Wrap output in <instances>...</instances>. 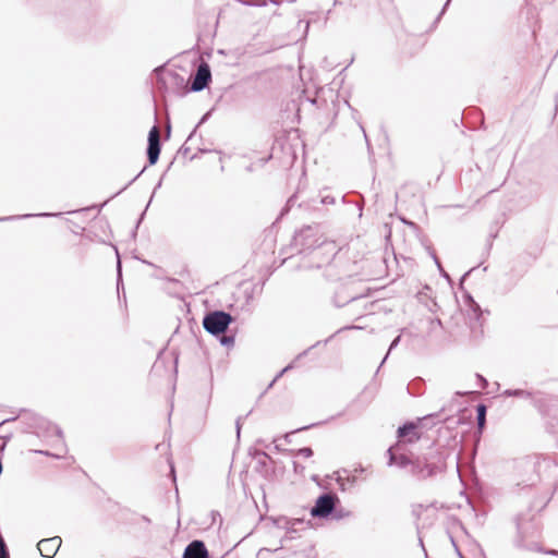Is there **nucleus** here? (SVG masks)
<instances>
[{"label": "nucleus", "mask_w": 558, "mask_h": 558, "mask_svg": "<svg viewBox=\"0 0 558 558\" xmlns=\"http://www.w3.org/2000/svg\"><path fill=\"white\" fill-rule=\"evenodd\" d=\"M62 539L60 536H53L50 538H44L38 542L37 548L43 557L52 558L58 553Z\"/></svg>", "instance_id": "nucleus-13"}, {"label": "nucleus", "mask_w": 558, "mask_h": 558, "mask_svg": "<svg viewBox=\"0 0 558 558\" xmlns=\"http://www.w3.org/2000/svg\"><path fill=\"white\" fill-rule=\"evenodd\" d=\"M535 391L534 390H526V389H506L502 391L501 396L506 398H519L524 400L532 401L534 397Z\"/></svg>", "instance_id": "nucleus-18"}, {"label": "nucleus", "mask_w": 558, "mask_h": 558, "mask_svg": "<svg viewBox=\"0 0 558 558\" xmlns=\"http://www.w3.org/2000/svg\"><path fill=\"white\" fill-rule=\"evenodd\" d=\"M360 327L355 326V325H350V326H345V327H342L340 329L337 330V332H341L342 330H349V329H359Z\"/></svg>", "instance_id": "nucleus-49"}, {"label": "nucleus", "mask_w": 558, "mask_h": 558, "mask_svg": "<svg viewBox=\"0 0 558 558\" xmlns=\"http://www.w3.org/2000/svg\"><path fill=\"white\" fill-rule=\"evenodd\" d=\"M418 541H420V545L422 546V548H423V550H424L425 557L427 558V553H426V549H425V547H424L423 539H422V538H420Z\"/></svg>", "instance_id": "nucleus-55"}, {"label": "nucleus", "mask_w": 558, "mask_h": 558, "mask_svg": "<svg viewBox=\"0 0 558 558\" xmlns=\"http://www.w3.org/2000/svg\"><path fill=\"white\" fill-rule=\"evenodd\" d=\"M363 471H364V469H363V466H361V465H360V468H356V469L354 470V472H363Z\"/></svg>", "instance_id": "nucleus-64"}, {"label": "nucleus", "mask_w": 558, "mask_h": 558, "mask_svg": "<svg viewBox=\"0 0 558 558\" xmlns=\"http://www.w3.org/2000/svg\"><path fill=\"white\" fill-rule=\"evenodd\" d=\"M320 344L319 341H317L316 343H314L313 345H311L310 348H307L306 350H304L303 352L299 353L295 359L289 363L286 367H283L276 376H275V380H278L284 373H287L288 371L292 369L294 367V363L299 360H301L302 357L306 356L308 354V352L318 347Z\"/></svg>", "instance_id": "nucleus-21"}, {"label": "nucleus", "mask_w": 558, "mask_h": 558, "mask_svg": "<svg viewBox=\"0 0 558 558\" xmlns=\"http://www.w3.org/2000/svg\"><path fill=\"white\" fill-rule=\"evenodd\" d=\"M235 337L233 335L231 336H219V342L221 345L230 348L234 344Z\"/></svg>", "instance_id": "nucleus-30"}, {"label": "nucleus", "mask_w": 558, "mask_h": 558, "mask_svg": "<svg viewBox=\"0 0 558 558\" xmlns=\"http://www.w3.org/2000/svg\"><path fill=\"white\" fill-rule=\"evenodd\" d=\"M450 1H451V0H447V1H446V3H445V4H444V7H442L441 12L439 13V15L437 16V19H436V21H435V22H438V21L440 20L441 15H442V14H444V12L446 11V9H447V7L449 5Z\"/></svg>", "instance_id": "nucleus-47"}, {"label": "nucleus", "mask_w": 558, "mask_h": 558, "mask_svg": "<svg viewBox=\"0 0 558 558\" xmlns=\"http://www.w3.org/2000/svg\"><path fill=\"white\" fill-rule=\"evenodd\" d=\"M0 558H10L9 549L4 541H1L0 544Z\"/></svg>", "instance_id": "nucleus-38"}, {"label": "nucleus", "mask_w": 558, "mask_h": 558, "mask_svg": "<svg viewBox=\"0 0 558 558\" xmlns=\"http://www.w3.org/2000/svg\"><path fill=\"white\" fill-rule=\"evenodd\" d=\"M155 88L159 93H172L177 96H184L191 92L190 85L184 76L173 70H169L166 65L157 66L154 70Z\"/></svg>", "instance_id": "nucleus-3"}, {"label": "nucleus", "mask_w": 558, "mask_h": 558, "mask_svg": "<svg viewBox=\"0 0 558 558\" xmlns=\"http://www.w3.org/2000/svg\"><path fill=\"white\" fill-rule=\"evenodd\" d=\"M145 168L137 174L135 175V178L133 180H131L129 182V184H126L123 189H121L117 194L121 193L122 191H124L130 184H132L136 179H138V177L144 172Z\"/></svg>", "instance_id": "nucleus-46"}, {"label": "nucleus", "mask_w": 558, "mask_h": 558, "mask_svg": "<svg viewBox=\"0 0 558 558\" xmlns=\"http://www.w3.org/2000/svg\"><path fill=\"white\" fill-rule=\"evenodd\" d=\"M143 520L146 522V523H150V519L147 518L146 515H143Z\"/></svg>", "instance_id": "nucleus-62"}, {"label": "nucleus", "mask_w": 558, "mask_h": 558, "mask_svg": "<svg viewBox=\"0 0 558 558\" xmlns=\"http://www.w3.org/2000/svg\"><path fill=\"white\" fill-rule=\"evenodd\" d=\"M400 341H401V335H398V336H397V337L391 341V343H390V345H389V349H388V352H387V354L384 356V359H383V361H381V363H380V366L386 362V360H387V357H388L389 353H390L393 349H396V348L398 347V344L400 343Z\"/></svg>", "instance_id": "nucleus-33"}, {"label": "nucleus", "mask_w": 558, "mask_h": 558, "mask_svg": "<svg viewBox=\"0 0 558 558\" xmlns=\"http://www.w3.org/2000/svg\"><path fill=\"white\" fill-rule=\"evenodd\" d=\"M438 416H439V412H436V413L427 414V415L423 416L422 418H418L417 422L408 421V422L403 423L397 429L398 438L408 437L407 442H409V444H413V442L417 441L420 439V435L416 433L418 423L421 421H427V420L435 418Z\"/></svg>", "instance_id": "nucleus-9"}, {"label": "nucleus", "mask_w": 558, "mask_h": 558, "mask_svg": "<svg viewBox=\"0 0 558 558\" xmlns=\"http://www.w3.org/2000/svg\"><path fill=\"white\" fill-rule=\"evenodd\" d=\"M475 411H476L477 428L480 430H483L486 426L487 407L484 403H477Z\"/></svg>", "instance_id": "nucleus-22"}, {"label": "nucleus", "mask_w": 558, "mask_h": 558, "mask_svg": "<svg viewBox=\"0 0 558 558\" xmlns=\"http://www.w3.org/2000/svg\"><path fill=\"white\" fill-rule=\"evenodd\" d=\"M337 333H338V332L336 331V332H333V335H331L330 337H328V338H327V339H325L324 341H319V342H320V343H325V344H327V343H328V342L333 338V336H337Z\"/></svg>", "instance_id": "nucleus-52"}, {"label": "nucleus", "mask_w": 558, "mask_h": 558, "mask_svg": "<svg viewBox=\"0 0 558 558\" xmlns=\"http://www.w3.org/2000/svg\"><path fill=\"white\" fill-rule=\"evenodd\" d=\"M425 246H426V250H427V252H428L429 256H430V257L433 258V260L435 262V264H436V266H437L438 270H439V271H442L441 263H440L439 258L437 257V255H436L435 251L432 248V246H430V245H427V244H426Z\"/></svg>", "instance_id": "nucleus-34"}, {"label": "nucleus", "mask_w": 558, "mask_h": 558, "mask_svg": "<svg viewBox=\"0 0 558 558\" xmlns=\"http://www.w3.org/2000/svg\"><path fill=\"white\" fill-rule=\"evenodd\" d=\"M545 429L548 434L558 435V412L551 413L550 416L543 417Z\"/></svg>", "instance_id": "nucleus-19"}, {"label": "nucleus", "mask_w": 558, "mask_h": 558, "mask_svg": "<svg viewBox=\"0 0 558 558\" xmlns=\"http://www.w3.org/2000/svg\"><path fill=\"white\" fill-rule=\"evenodd\" d=\"M404 223L409 225L410 227L414 228V229H417V225L415 222H412V221H405V220H402Z\"/></svg>", "instance_id": "nucleus-53"}, {"label": "nucleus", "mask_w": 558, "mask_h": 558, "mask_svg": "<svg viewBox=\"0 0 558 558\" xmlns=\"http://www.w3.org/2000/svg\"><path fill=\"white\" fill-rule=\"evenodd\" d=\"M34 452L36 453H39V454H44V456H52L49 451L47 450H35Z\"/></svg>", "instance_id": "nucleus-51"}, {"label": "nucleus", "mask_w": 558, "mask_h": 558, "mask_svg": "<svg viewBox=\"0 0 558 558\" xmlns=\"http://www.w3.org/2000/svg\"><path fill=\"white\" fill-rule=\"evenodd\" d=\"M232 322L233 317L230 313L222 310H215L205 314L203 327L208 333L219 337L228 330Z\"/></svg>", "instance_id": "nucleus-4"}, {"label": "nucleus", "mask_w": 558, "mask_h": 558, "mask_svg": "<svg viewBox=\"0 0 558 558\" xmlns=\"http://www.w3.org/2000/svg\"><path fill=\"white\" fill-rule=\"evenodd\" d=\"M296 201H298L296 194H293L292 196H290L289 199L287 201L286 206L282 208L280 216H283L286 213H288V210H290L296 204Z\"/></svg>", "instance_id": "nucleus-31"}, {"label": "nucleus", "mask_w": 558, "mask_h": 558, "mask_svg": "<svg viewBox=\"0 0 558 558\" xmlns=\"http://www.w3.org/2000/svg\"><path fill=\"white\" fill-rule=\"evenodd\" d=\"M242 4L247 7H265L267 4V0H239Z\"/></svg>", "instance_id": "nucleus-32"}, {"label": "nucleus", "mask_w": 558, "mask_h": 558, "mask_svg": "<svg viewBox=\"0 0 558 558\" xmlns=\"http://www.w3.org/2000/svg\"><path fill=\"white\" fill-rule=\"evenodd\" d=\"M276 381H277V380H275V378H274V379L269 383V385L267 386L266 391H267L268 389L272 388V386L275 385V383H276Z\"/></svg>", "instance_id": "nucleus-58"}, {"label": "nucleus", "mask_w": 558, "mask_h": 558, "mask_svg": "<svg viewBox=\"0 0 558 558\" xmlns=\"http://www.w3.org/2000/svg\"><path fill=\"white\" fill-rule=\"evenodd\" d=\"M253 458H259L256 464V471L260 472L262 470L267 468V461L274 462L272 458L263 450L255 449L254 452L251 453Z\"/></svg>", "instance_id": "nucleus-20"}, {"label": "nucleus", "mask_w": 558, "mask_h": 558, "mask_svg": "<svg viewBox=\"0 0 558 558\" xmlns=\"http://www.w3.org/2000/svg\"><path fill=\"white\" fill-rule=\"evenodd\" d=\"M179 151H180V153H182L183 155H187V154H189V151H190V148H189V147H186L185 145H183V146L180 148V150H179Z\"/></svg>", "instance_id": "nucleus-50"}, {"label": "nucleus", "mask_w": 558, "mask_h": 558, "mask_svg": "<svg viewBox=\"0 0 558 558\" xmlns=\"http://www.w3.org/2000/svg\"><path fill=\"white\" fill-rule=\"evenodd\" d=\"M534 5L533 4V0H527L526 1V7H527V10H530V7Z\"/></svg>", "instance_id": "nucleus-59"}, {"label": "nucleus", "mask_w": 558, "mask_h": 558, "mask_svg": "<svg viewBox=\"0 0 558 558\" xmlns=\"http://www.w3.org/2000/svg\"><path fill=\"white\" fill-rule=\"evenodd\" d=\"M302 24H304V32L306 34L308 32L311 21L310 20H300L299 25L301 26Z\"/></svg>", "instance_id": "nucleus-45"}, {"label": "nucleus", "mask_w": 558, "mask_h": 558, "mask_svg": "<svg viewBox=\"0 0 558 558\" xmlns=\"http://www.w3.org/2000/svg\"><path fill=\"white\" fill-rule=\"evenodd\" d=\"M117 254L119 255V253L117 252ZM117 274H118V283L122 280L121 277H122V266H121V260H120V257L118 256V262H117Z\"/></svg>", "instance_id": "nucleus-42"}, {"label": "nucleus", "mask_w": 558, "mask_h": 558, "mask_svg": "<svg viewBox=\"0 0 558 558\" xmlns=\"http://www.w3.org/2000/svg\"><path fill=\"white\" fill-rule=\"evenodd\" d=\"M538 481V475L535 474L533 477L529 478L526 482L518 483V485H522L523 487L533 486Z\"/></svg>", "instance_id": "nucleus-40"}, {"label": "nucleus", "mask_w": 558, "mask_h": 558, "mask_svg": "<svg viewBox=\"0 0 558 558\" xmlns=\"http://www.w3.org/2000/svg\"><path fill=\"white\" fill-rule=\"evenodd\" d=\"M338 504H340V499L337 494L331 492L323 493L315 500V505L311 508L310 513L312 518L330 519Z\"/></svg>", "instance_id": "nucleus-5"}, {"label": "nucleus", "mask_w": 558, "mask_h": 558, "mask_svg": "<svg viewBox=\"0 0 558 558\" xmlns=\"http://www.w3.org/2000/svg\"><path fill=\"white\" fill-rule=\"evenodd\" d=\"M293 470L296 474H301L304 471V466L296 461H293Z\"/></svg>", "instance_id": "nucleus-43"}, {"label": "nucleus", "mask_w": 558, "mask_h": 558, "mask_svg": "<svg viewBox=\"0 0 558 558\" xmlns=\"http://www.w3.org/2000/svg\"><path fill=\"white\" fill-rule=\"evenodd\" d=\"M211 82V70L207 62H201L190 86L191 92H202Z\"/></svg>", "instance_id": "nucleus-12"}, {"label": "nucleus", "mask_w": 558, "mask_h": 558, "mask_svg": "<svg viewBox=\"0 0 558 558\" xmlns=\"http://www.w3.org/2000/svg\"><path fill=\"white\" fill-rule=\"evenodd\" d=\"M16 420H17V417L13 416V417L3 420L0 423V439H2L3 441H9L12 438L13 433L7 428V425L11 422H15Z\"/></svg>", "instance_id": "nucleus-24"}, {"label": "nucleus", "mask_w": 558, "mask_h": 558, "mask_svg": "<svg viewBox=\"0 0 558 558\" xmlns=\"http://www.w3.org/2000/svg\"><path fill=\"white\" fill-rule=\"evenodd\" d=\"M547 554H548V555H557V551H556V550H554V549H551V550H548V551H547Z\"/></svg>", "instance_id": "nucleus-63"}, {"label": "nucleus", "mask_w": 558, "mask_h": 558, "mask_svg": "<svg viewBox=\"0 0 558 558\" xmlns=\"http://www.w3.org/2000/svg\"><path fill=\"white\" fill-rule=\"evenodd\" d=\"M322 203L323 204H333L335 203V198L330 197V196H326V197L322 198Z\"/></svg>", "instance_id": "nucleus-48"}, {"label": "nucleus", "mask_w": 558, "mask_h": 558, "mask_svg": "<svg viewBox=\"0 0 558 558\" xmlns=\"http://www.w3.org/2000/svg\"><path fill=\"white\" fill-rule=\"evenodd\" d=\"M328 421H329V420H327V422H328ZM324 423H326V421H324ZM322 424H323V422H322ZM318 425H320V423H313V424H310V425H307V426H303V427H301V428H298V429H295L293 433H298V432H301V430H307V429H310V428H312V427H315V426H318Z\"/></svg>", "instance_id": "nucleus-44"}, {"label": "nucleus", "mask_w": 558, "mask_h": 558, "mask_svg": "<svg viewBox=\"0 0 558 558\" xmlns=\"http://www.w3.org/2000/svg\"><path fill=\"white\" fill-rule=\"evenodd\" d=\"M290 246L298 255L324 254L327 263L333 260L336 255L335 242L324 239L318 223L306 225L296 230Z\"/></svg>", "instance_id": "nucleus-1"}, {"label": "nucleus", "mask_w": 558, "mask_h": 558, "mask_svg": "<svg viewBox=\"0 0 558 558\" xmlns=\"http://www.w3.org/2000/svg\"><path fill=\"white\" fill-rule=\"evenodd\" d=\"M364 295H357V294H351L349 293L348 289L341 288L340 290L336 291L332 296V304L340 308L344 305L349 304H355L361 301H363Z\"/></svg>", "instance_id": "nucleus-14"}, {"label": "nucleus", "mask_w": 558, "mask_h": 558, "mask_svg": "<svg viewBox=\"0 0 558 558\" xmlns=\"http://www.w3.org/2000/svg\"><path fill=\"white\" fill-rule=\"evenodd\" d=\"M39 416H40L39 414H37L33 411H29L26 409H21L16 416L20 420L21 425H22L21 432L31 434V432L34 428V425H36V423H37L36 418H39Z\"/></svg>", "instance_id": "nucleus-16"}, {"label": "nucleus", "mask_w": 558, "mask_h": 558, "mask_svg": "<svg viewBox=\"0 0 558 558\" xmlns=\"http://www.w3.org/2000/svg\"><path fill=\"white\" fill-rule=\"evenodd\" d=\"M210 114H211V110L207 111V112H206V113L201 118V120L198 121V123L196 124V126L194 128V130H193V131L191 132V134L189 135L187 141H190V140L195 135L197 128H198L201 124L205 123V122L209 119Z\"/></svg>", "instance_id": "nucleus-35"}, {"label": "nucleus", "mask_w": 558, "mask_h": 558, "mask_svg": "<svg viewBox=\"0 0 558 558\" xmlns=\"http://www.w3.org/2000/svg\"><path fill=\"white\" fill-rule=\"evenodd\" d=\"M388 465H396L400 469L411 466L412 475L418 478H427L440 472L444 468L442 456L437 449L430 448L429 452L424 457H417L412 460L408 456L393 451V447L388 448Z\"/></svg>", "instance_id": "nucleus-2"}, {"label": "nucleus", "mask_w": 558, "mask_h": 558, "mask_svg": "<svg viewBox=\"0 0 558 558\" xmlns=\"http://www.w3.org/2000/svg\"><path fill=\"white\" fill-rule=\"evenodd\" d=\"M161 153V142L158 134V129L154 125L149 132L147 137V161L149 166H154L157 163L159 156Z\"/></svg>", "instance_id": "nucleus-11"}, {"label": "nucleus", "mask_w": 558, "mask_h": 558, "mask_svg": "<svg viewBox=\"0 0 558 558\" xmlns=\"http://www.w3.org/2000/svg\"><path fill=\"white\" fill-rule=\"evenodd\" d=\"M476 379L478 381V387L481 389H486L487 388L488 381H487V379L483 375L476 374Z\"/></svg>", "instance_id": "nucleus-39"}, {"label": "nucleus", "mask_w": 558, "mask_h": 558, "mask_svg": "<svg viewBox=\"0 0 558 558\" xmlns=\"http://www.w3.org/2000/svg\"><path fill=\"white\" fill-rule=\"evenodd\" d=\"M422 386L421 379L414 380L408 385V391L412 396H420L422 393Z\"/></svg>", "instance_id": "nucleus-27"}, {"label": "nucleus", "mask_w": 558, "mask_h": 558, "mask_svg": "<svg viewBox=\"0 0 558 558\" xmlns=\"http://www.w3.org/2000/svg\"><path fill=\"white\" fill-rule=\"evenodd\" d=\"M347 515H349V512H344L343 509L337 510L335 508L333 514L330 517V519L340 520V519H343Z\"/></svg>", "instance_id": "nucleus-36"}, {"label": "nucleus", "mask_w": 558, "mask_h": 558, "mask_svg": "<svg viewBox=\"0 0 558 558\" xmlns=\"http://www.w3.org/2000/svg\"><path fill=\"white\" fill-rule=\"evenodd\" d=\"M253 412V410H251L246 415L242 416H238L236 420H235V433H236V438L240 439V436H241V429H242V425H243V422L244 420Z\"/></svg>", "instance_id": "nucleus-29"}, {"label": "nucleus", "mask_w": 558, "mask_h": 558, "mask_svg": "<svg viewBox=\"0 0 558 558\" xmlns=\"http://www.w3.org/2000/svg\"><path fill=\"white\" fill-rule=\"evenodd\" d=\"M537 466H541L539 462H532V461L525 462V469L526 470L535 472Z\"/></svg>", "instance_id": "nucleus-41"}, {"label": "nucleus", "mask_w": 558, "mask_h": 558, "mask_svg": "<svg viewBox=\"0 0 558 558\" xmlns=\"http://www.w3.org/2000/svg\"><path fill=\"white\" fill-rule=\"evenodd\" d=\"M473 270H474V268H471L465 274H463V276L460 279V289L462 291L463 301L466 306L469 317L471 319L475 320L476 323H480L481 318L483 316V311H482L481 306L478 305V303L474 300L472 294L463 288L464 280L469 277V275Z\"/></svg>", "instance_id": "nucleus-8"}, {"label": "nucleus", "mask_w": 558, "mask_h": 558, "mask_svg": "<svg viewBox=\"0 0 558 558\" xmlns=\"http://www.w3.org/2000/svg\"><path fill=\"white\" fill-rule=\"evenodd\" d=\"M535 525L531 522H522L520 519L517 520V537L514 539V545L518 548L527 549V550H536L537 545L535 542H526L530 536H534L535 534Z\"/></svg>", "instance_id": "nucleus-6"}, {"label": "nucleus", "mask_w": 558, "mask_h": 558, "mask_svg": "<svg viewBox=\"0 0 558 558\" xmlns=\"http://www.w3.org/2000/svg\"><path fill=\"white\" fill-rule=\"evenodd\" d=\"M182 558H210L205 543L201 539H194L185 547Z\"/></svg>", "instance_id": "nucleus-15"}, {"label": "nucleus", "mask_w": 558, "mask_h": 558, "mask_svg": "<svg viewBox=\"0 0 558 558\" xmlns=\"http://www.w3.org/2000/svg\"><path fill=\"white\" fill-rule=\"evenodd\" d=\"M450 541H451V545L457 548V543H456V539L453 538V536L450 535Z\"/></svg>", "instance_id": "nucleus-57"}, {"label": "nucleus", "mask_w": 558, "mask_h": 558, "mask_svg": "<svg viewBox=\"0 0 558 558\" xmlns=\"http://www.w3.org/2000/svg\"><path fill=\"white\" fill-rule=\"evenodd\" d=\"M304 520L303 519H294L290 522V526L288 527L289 531L295 532L298 530V525H303Z\"/></svg>", "instance_id": "nucleus-37"}, {"label": "nucleus", "mask_w": 558, "mask_h": 558, "mask_svg": "<svg viewBox=\"0 0 558 558\" xmlns=\"http://www.w3.org/2000/svg\"><path fill=\"white\" fill-rule=\"evenodd\" d=\"M337 483L339 485V488L342 492H345L347 490V485L353 486L356 483V476H350V477H347V478H343V477L339 476L337 478Z\"/></svg>", "instance_id": "nucleus-26"}, {"label": "nucleus", "mask_w": 558, "mask_h": 558, "mask_svg": "<svg viewBox=\"0 0 558 558\" xmlns=\"http://www.w3.org/2000/svg\"><path fill=\"white\" fill-rule=\"evenodd\" d=\"M531 403L542 417H547L550 416L551 413L558 412V400L554 396L541 391H535Z\"/></svg>", "instance_id": "nucleus-7"}, {"label": "nucleus", "mask_w": 558, "mask_h": 558, "mask_svg": "<svg viewBox=\"0 0 558 558\" xmlns=\"http://www.w3.org/2000/svg\"><path fill=\"white\" fill-rule=\"evenodd\" d=\"M287 451L294 456H302L304 458H311L314 454L313 449L311 447H303L298 450L290 449Z\"/></svg>", "instance_id": "nucleus-28"}, {"label": "nucleus", "mask_w": 558, "mask_h": 558, "mask_svg": "<svg viewBox=\"0 0 558 558\" xmlns=\"http://www.w3.org/2000/svg\"><path fill=\"white\" fill-rule=\"evenodd\" d=\"M36 420L37 423L36 425H34V428L31 432V434H34L37 437L43 438H49L52 435H56L59 439H63V432L58 425L52 424L49 420L41 415L39 416V418Z\"/></svg>", "instance_id": "nucleus-10"}, {"label": "nucleus", "mask_w": 558, "mask_h": 558, "mask_svg": "<svg viewBox=\"0 0 558 558\" xmlns=\"http://www.w3.org/2000/svg\"><path fill=\"white\" fill-rule=\"evenodd\" d=\"M454 549H456V553L459 555L460 558H464L458 546Z\"/></svg>", "instance_id": "nucleus-60"}, {"label": "nucleus", "mask_w": 558, "mask_h": 558, "mask_svg": "<svg viewBox=\"0 0 558 558\" xmlns=\"http://www.w3.org/2000/svg\"><path fill=\"white\" fill-rule=\"evenodd\" d=\"M357 208H359V211H360V214H359V215H360V216H362V211H363V207H362V205H361V204H357Z\"/></svg>", "instance_id": "nucleus-61"}, {"label": "nucleus", "mask_w": 558, "mask_h": 558, "mask_svg": "<svg viewBox=\"0 0 558 558\" xmlns=\"http://www.w3.org/2000/svg\"><path fill=\"white\" fill-rule=\"evenodd\" d=\"M161 184H162V178H160V180H159V181H158V183L156 184V186H155V189H154L153 194H155V192L157 191V189H159V187L161 186ZM153 197H154V195H151V196H150V199H149L148 204L146 205V207H145L144 211L141 214L140 218H138V219H137V221H136L135 228H134V230L132 231V236H133V238H135V236H136L137 229H138V227H140V225H141V222L143 221V219H144V217H145L146 210H147L148 206L150 205V203H151V201H153Z\"/></svg>", "instance_id": "nucleus-25"}, {"label": "nucleus", "mask_w": 558, "mask_h": 558, "mask_svg": "<svg viewBox=\"0 0 558 558\" xmlns=\"http://www.w3.org/2000/svg\"><path fill=\"white\" fill-rule=\"evenodd\" d=\"M61 214H54V213H40V214H25V215H15V216H9V217H1L0 221H8V220H17V219H26L31 217H57Z\"/></svg>", "instance_id": "nucleus-23"}, {"label": "nucleus", "mask_w": 558, "mask_h": 558, "mask_svg": "<svg viewBox=\"0 0 558 558\" xmlns=\"http://www.w3.org/2000/svg\"><path fill=\"white\" fill-rule=\"evenodd\" d=\"M304 257H310L308 263L303 264L304 268L312 269V268H322L323 266H326V269L328 271L333 268V266L331 265L332 260L327 263L325 260L324 254H319V255L311 254V255H304Z\"/></svg>", "instance_id": "nucleus-17"}, {"label": "nucleus", "mask_w": 558, "mask_h": 558, "mask_svg": "<svg viewBox=\"0 0 558 558\" xmlns=\"http://www.w3.org/2000/svg\"><path fill=\"white\" fill-rule=\"evenodd\" d=\"M170 473L173 475V478L175 480V471L174 465L172 463L170 464Z\"/></svg>", "instance_id": "nucleus-54"}, {"label": "nucleus", "mask_w": 558, "mask_h": 558, "mask_svg": "<svg viewBox=\"0 0 558 558\" xmlns=\"http://www.w3.org/2000/svg\"><path fill=\"white\" fill-rule=\"evenodd\" d=\"M439 272H440V275H441L444 278H446V279H448V280H449V275H448L444 269H442V271H439Z\"/></svg>", "instance_id": "nucleus-56"}]
</instances>
